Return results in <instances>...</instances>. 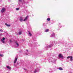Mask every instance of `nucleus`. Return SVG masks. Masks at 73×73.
Listing matches in <instances>:
<instances>
[{
  "label": "nucleus",
  "instance_id": "nucleus-1",
  "mask_svg": "<svg viewBox=\"0 0 73 73\" xmlns=\"http://www.w3.org/2000/svg\"><path fill=\"white\" fill-rule=\"evenodd\" d=\"M5 11V8H2L1 10V13H4V12Z\"/></svg>",
  "mask_w": 73,
  "mask_h": 73
},
{
  "label": "nucleus",
  "instance_id": "nucleus-2",
  "mask_svg": "<svg viewBox=\"0 0 73 73\" xmlns=\"http://www.w3.org/2000/svg\"><path fill=\"white\" fill-rule=\"evenodd\" d=\"M58 56H59V57H60V58H64L63 56H62V54H59L58 55Z\"/></svg>",
  "mask_w": 73,
  "mask_h": 73
},
{
  "label": "nucleus",
  "instance_id": "nucleus-3",
  "mask_svg": "<svg viewBox=\"0 0 73 73\" xmlns=\"http://www.w3.org/2000/svg\"><path fill=\"white\" fill-rule=\"evenodd\" d=\"M4 40H5V38H3V39L1 40V41L3 43H4L5 42Z\"/></svg>",
  "mask_w": 73,
  "mask_h": 73
},
{
  "label": "nucleus",
  "instance_id": "nucleus-4",
  "mask_svg": "<svg viewBox=\"0 0 73 73\" xmlns=\"http://www.w3.org/2000/svg\"><path fill=\"white\" fill-rule=\"evenodd\" d=\"M55 34L54 33H53L50 36V37H54L55 36Z\"/></svg>",
  "mask_w": 73,
  "mask_h": 73
},
{
  "label": "nucleus",
  "instance_id": "nucleus-5",
  "mask_svg": "<svg viewBox=\"0 0 73 73\" xmlns=\"http://www.w3.org/2000/svg\"><path fill=\"white\" fill-rule=\"evenodd\" d=\"M28 16H27L25 19L23 21H26V20H27V19H28Z\"/></svg>",
  "mask_w": 73,
  "mask_h": 73
},
{
  "label": "nucleus",
  "instance_id": "nucleus-6",
  "mask_svg": "<svg viewBox=\"0 0 73 73\" xmlns=\"http://www.w3.org/2000/svg\"><path fill=\"white\" fill-rule=\"evenodd\" d=\"M17 58H15V60L14 61V63L15 64L16 62L17 61Z\"/></svg>",
  "mask_w": 73,
  "mask_h": 73
},
{
  "label": "nucleus",
  "instance_id": "nucleus-7",
  "mask_svg": "<svg viewBox=\"0 0 73 73\" xmlns=\"http://www.w3.org/2000/svg\"><path fill=\"white\" fill-rule=\"evenodd\" d=\"M73 60V57L72 56H71L70 58V61H72Z\"/></svg>",
  "mask_w": 73,
  "mask_h": 73
},
{
  "label": "nucleus",
  "instance_id": "nucleus-8",
  "mask_svg": "<svg viewBox=\"0 0 73 73\" xmlns=\"http://www.w3.org/2000/svg\"><path fill=\"white\" fill-rule=\"evenodd\" d=\"M5 25L7 26V27H10V26H11L10 25H8V24H7V23H5Z\"/></svg>",
  "mask_w": 73,
  "mask_h": 73
},
{
  "label": "nucleus",
  "instance_id": "nucleus-9",
  "mask_svg": "<svg viewBox=\"0 0 73 73\" xmlns=\"http://www.w3.org/2000/svg\"><path fill=\"white\" fill-rule=\"evenodd\" d=\"M20 21L21 22H22V21H23V18H20Z\"/></svg>",
  "mask_w": 73,
  "mask_h": 73
},
{
  "label": "nucleus",
  "instance_id": "nucleus-10",
  "mask_svg": "<svg viewBox=\"0 0 73 73\" xmlns=\"http://www.w3.org/2000/svg\"><path fill=\"white\" fill-rule=\"evenodd\" d=\"M15 43L16 44V45H17V46H19V44L18 43H17V42H15Z\"/></svg>",
  "mask_w": 73,
  "mask_h": 73
},
{
  "label": "nucleus",
  "instance_id": "nucleus-11",
  "mask_svg": "<svg viewBox=\"0 0 73 73\" xmlns=\"http://www.w3.org/2000/svg\"><path fill=\"white\" fill-rule=\"evenodd\" d=\"M58 69H59V70H62V68L61 67L58 68Z\"/></svg>",
  "mask_w": 73,
  "mask_h": 73
},
{
  "label": "nucleus",
  "instance_id": "nucleus-12",
  "mask_svg": "<svg viewBox=\"0 0 73 73\" xmlns=\"http://www.w3.org/2000/svg\"><path fill=\"white\" fill-rule=\"evenodd\" d=\"M47 47L48 48H51L52 47V46H51V45H49Z\"/></svg>",
  "mask_w": 73,
  "mask_h": 73
},
{
  "label": "nucleus",
  "instance_id": "nucleus-13",
  "mask_svg": "<svg viewBox=\"0 0 73 73\" xmlns=\"http://www.w3.org/2000/svg\"><path fill=\"white\" fill-rule=\"evenodd\" d=\"M7 69H11V67H10L9 66H7Z\"/></svg>",
  "mask_w": 73,
  "mask_h": 73
},
{
  "label": "nucleus",
  "instance_id": "nucleus-14",
  "mask_svg": "<svg viewBox=\"0 0 73 73\" xmlns=\"http://www.w3.org/2000/svg\"><path fill=\"white\" fill-rule=\"evenodd\" d=\"M47 21H49L50 20V19L49 18H48L47 19Z\"/></svg>",
  "mask_w": 73,
  "mask_h": 73
},
{
  "label": "nucleus",
  "instance_id": "nucleus-15",
  "mask_svg": "<svg viewBox=\"0 0 73 73\" xmlns=\"http://www.w3.org/2000/svg\"><path fill=\"white\" fill-rule=\"evenodd\" d=\"M45 32H47L49 31V29H46L45 31Z\"/></svg>",
  "mask_w": 73,
  "mask_h": 73
},
{
  "label": "nucleus",
  "instance_id": "nucleus-16",
  "mask_svg": "<svg viewBox=\"0 0 73 73\" xmlns=\"http://www.w3.org/2000/svg\"><path fill=\"white\" fill-rule=\"evenodd\" d=\"M71 57V56H68L67 58V59H69V58H70V57Z\"/></svg>",
  "mask_w": 73,
  "mask_h": 73
},
{
  "label": "nucleus",
  "instance_id": "nucleus-17",
  "mask_svg": "<svg viewBox=\"0 0 73 73\" xmlns=\"http://www.w3.org/2000/svg\"><path fill=\"white\" fill-rule=\"evenodd\" d=\"M19 35H21V31L19 32Z\"/></svg>",
  "mask_w": 73,
  "mask_h": 73
},
{
  "label": "nucleus",
  "instance_id": "nucleus-18",
  "mask_svg": "<svg viewBox=\"0 0 73 73\" xmlns=\"http://www.w3.org/2000/svg\"><path fill=\"white\" fill-rule=\"evenodd\" d=\"M29 34L30 35V36H32V34H31V33L29 32Z\"/></svg>",
  "mask_w": 73,
  "mask_h": 73
},
{
  "label": "nucleus",
  "instance_id": "nucleus-19",
  "mask_svg": "<svg viewBox=\"0 0 73 73\" xmlns=\"http://www.w3.org/2000/svg\"><path fill=\"white\" fill-rule=\"evenodd\" d=\"M0 31L1 32H3V30L2 29L0 30Z\"/></svg>",
  "mask_w": 73,
  "mask_h": 73
},
{
  "label": "nucleus",
  "instance_id": "nucleus-20",
  "mask_svg": "<svg viewBox=\"0 0 73 73\" xmlns=\"http://www.w3.org/2000/svg\"><path fill=\"white\" fill-rule=\"evenodd\" d=\"M16 10H17V11H19V8H16Z\"/></svg>",
  "mask_w": 73,
  "mask_h": 73
},
{
  "label": "nucleus",
  "instance_id": "nucleus-21",
  "mask_svg": "<svg viewBox=\"0 0 73 73\" xmlns=\"http://www.w3.org/2000/svg\"><path fill=\"white\" fill-rule=\"evenodd\" d=\"M35 73H36V72H37V70H35V71H34Z\"/></svg>",
  "mask_w": 73,
  "mask_h": 73
},
{
  "label": "nucleus",
  "instance_id": "nucleus-22",
  "mask_svg": "<svg viewBox=\"0 0 73 73\" xmlns=\"http://www.w3.org/2000/svg\"><path fill=\"white\" fill-rule=\"evenodd\" d=\"M10 42H12V40H10Z\"/></svg>",
  "mask_w": 73,
  "mask_h": 73
},
{
  "label": "nucleus",
  "instance_id": "nucleus-23",
  "mask_svg": "<svg viewBox=\"0 0 73 73\" xmlns=\"http://www.w3.org/2000/svg\"><path fill=\"white\" fill-rule=\"evenodd\" d=\"M26 50V51H27V52H28V50Z\"/></svg>",
  "mask_w": 73,
  "mask_h": 73
},
{
  "label": "nucleus",
  "instance_id": "nucleus-24",
  "mask_svg": "<svg viewBox=\"0 0 73 73\" xmlns=\"http://www.w3.org/2000/svg\"><path fill=\"white\" fill-rule=\"evenodd\" d=\"M21 1V0H19V2Z\"/></svg>",
  "mask_w": 73,
  "mask_h": 73
},
{
  "label": "nucleus",
  "instance_id": "nucleus-25",
  "mask_svg": "<svg viewBox=\"0 0 73 73\" xmlns=\"http://www.w3.org/2000/svg\"><path fill=\"white\" fill-rule=\"evenodd\" d=\"M2 35V34H0V36H1Z\"/></svg>",
  "mask_w": 73,
  "mask_h": 73
},
{
  "label": "nucleus",
  "instance_id": "nucleus-26",
  "mask_svg": "<svg viewBox=\"0 0 73 73\" xmlns=\"http://www.w3.org/2000/svg\"><path fill=\"white\" fill-rule=\"evenodd\" d=\"M52 46H53V44H52Z\"/></svg>",
  "mask_w": 73,
  "mask_h": 73
},
{
  "label": "nucleus",
  "instance_id": "nucleus-27",
  "mask_svg": "<svg viewBox=\"0 0 73 73\" xmlns=\"http://www.w3.org/2000/svg\"><path fill=\"white\" fill-rule=\"evenodd\" d=\"M56 61V60H55V61Z\"/></svg>",
  "mask_w": 73,
  "mask_h": 73
},
{
  "label": "nucleus",
  "instance_id": "nucleus-28",
  "mask_svg": "<svg viewBox=\"0 0 73 73\" xmlns=\"http://www.w3.org/2000/svg\"><path fill=\"white\" fill-rule=\"evenodd\" d=\"M55 44H56V43H55Z\"/></svg>",
  "mask_w": 73,
  "mask_h": 73
},
{
  "label": "nucleus",
  "instance_id": "nucleus-29",
  "mask_svg": "<svg viewBox=\"0 0 73 73\" xmlns=\"http://www.w3.org/2000/svg\"><path fill=\"white\" fill-rule=\"evenodd\" d=\"M19 63H17V64H18Z\"/></svg>",
  "mask_w": 73,
  "mask_h": 73
}]
</instances>
